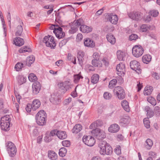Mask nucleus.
Returning <instances> with one entry per match:
<instances>
[{"instance_id": "nucleus-1", "label": "nucleus", "mask_w": 160, "mask_h": 160, "mask_svg": "<svg viewBox=\"0 0 160 160\" xmlns=\"http://www.w3.org/2000/svg\"><path fill=\"white\" fill-rule=\"evenodd\" d=\"M47 114L45 112L42 110L39 111L36 115L37 123L39 126H43L46 123Z\"/></svg>"}, {"instance_id": "nucleus-2", "label": "nucleus", "mask_w": 160, "mask_h": 160, "mask_svg": "<svg viewBox=\"0 0 160 160\" xmlns=\"http://www.w3.org/2000/svg\"><path fill=\"white\" fill-rule=\"evenodd\" d=\"M11 118L9 115H6L2 117L0 122L1 129L5 131H8L10 130L9 128L11 125Z\"/></svg>"}, {"instance_id": "nucleus-3", "label": "nucleus", "mask_w": 160, "mask_h": 160, "mask_svg": "<svg viewBox=\"0 0 160 160\" xmlns=\"http://www.w3.org/2000/svg\"><path fill=\"white\" fill-rule=\"evenodd\" d=\"M7 150L11 157H14L17 152V148L14 144L11 142L8 141L5 143Z\"/></svg>"}, {"instance_id": "nucleus-4", "label": "nucleus", "mask_w": 160, "mask_h": 160, "mask_svg": "<svg viewBox=\"0 0 160 160\" xmlns=\"http://www.w3.org/2000/svg\"><path fill=\"white\" fill-rule=\"evenodd\" d=\"M118 72L117 74L119 76L118 78H119L121 82H123V79L122 76H124L125 74V67L124 64L120 63L117 65L116 67Z\"/></svg>"}, {"instance_id": "nucleus-5", "label": "nucleus", "mask_w": 160, "mask_h": 160, "mask_svg": "<svg viewBox=\"0 0 160 160\" xmlns=\"http://www.w3.org/2000/svg\"><path fill=\"white\" fill-rule=\"evenodd\" d=\"M58 86L59 89V91H61V94H63L71 88L70 82L67 81L58 83Z\"/></svg>"}, {"instance_id": "nucleus-6", "label": "nucleus", "mask_w": 160, "mask_h": 160, "mask_svg": "<svg viewBox=\"0 0 160 160\" xmlns=\"http://www.w3.org/2000/svg\"><path fill=\"white\" fill-rule=\"evenodd\" d=\"M113 91L115 94L119 99H123L125 96V93L123 88L121 86H118L114 89Z\"/></svg>"}, {"instance_id": "nucleus-7", "label": "nucleus", "mask_w": 160, "mask_h": 160, "mask_svg": "<svg viewBox=\"0 0 160 160\" xmlns=\"http://www.w3.org/2000/svg\"><path fill=\"white\" fill-rule=\"evenodd\" d=\"M92 133L99 140H102L106 136L105 132L98 128L93 130Z\"/></svg>"}, {"instance_id": "nucleus-8", "label": "nucleus", "mask_w": 160, "mask_h": 160, "mask_svg": "<svg viewBox=\"0 0 160 160\" xmlns=\"http://www.w3.org/2000/svg\"><path fill=\"white\" fill-rule=\"evenodd\" d=\"M130 66L131 68L135 71L138 73H140L142 70L140 63L136 60H133L130 62Z\"/></svg>"}, {"instance_id": "nucleus-9", "label": "nucleus", "mask_w": 160, "mask_h": 160, "mask_svg": "<svg viewBox=\"0 0 160 160\" xmlns=\"http://www.w3.org/2000/svg\"><path fill=\"white\" fill-rule=\"evenodd\" d=\"M83 142L86 145L89 146H92L95 143V140L91 136H84L82 138Z\"/></svg>"}, {"instance_id": "nucleus-10", "label": "nucleus", "mask_w": 160, "mask_h": 160, "mask_svg": "<svg viewBox=\"0 0 160 160\" xmlns=\"http://www.w3.org/2000/svg\"><path fill=\"white\" fill-rule=\"evenodd\" d=\"M56 26L58 27L54 28L53 32L58 38H62L65 35V33L63 32L62 29L61 27H59L58 25Z\"/></svg>"}, {"instance_id": "nucleus-11", "label": "nucleus", "mask_w": 160, "mask_h": 160, "mask_svg": "<svg viewBox=\"0 0 160 160\" xmlns=\"http://www.w3.org/2000/svg\"><path fill=\"white\" fill-rule=\"evenodd\" d=\"M128 16L131 18L136 21L141 20L142 17L141 12H131L128 14Z\"/></svg>"}, {"instance_id": "nucleus-12", "label": "nucleus", "mask_w": 160, "mask_h": 160, "mask_svg": "<svg viewBox=\"0 0 160 160\" xmlns=\"http://www.w3.org/2000/svg\"><path fill=\"white\" fill-rule=\"evenodd\" d=\"M41 85L38 81L34 82L32 85V92L34 94H37L40 91Z\"/></svg>"}, {"instance_id": "nucleus-13", "label": "nucleus", "mask_w": 160, "mask_h": 160, "mask_svg": "<svg viewBox=\"0 0 160 160\" xmlns=\"http://www.w3.org/2000/svg\"><path fill=\"white\" fill-rule=\"evenodd\" d=\"M84 44L85 46L93 48L95 46V43L91 38H87L84 40Z\"/></svg>"}, {"instance_id": "nucleus-14", "label": "nucleus", "mask_w": 160, "mask_h": 160, "mask_svg": "<svg viewBox=\"0 0 160 160\" xmlns=\"http://www.w3.org/2000/svg\"><path fill=\"white\" fill-rule=\"evenodd\" d=\"M118 18L116 15L110 14L108 16L107 20L113 24H116L118 22Z\"/></svg>"}, {"instance_id": "nucleus-15", "label": "nucleus", "mask_w": 160, "mask_h": 160, "mask_svg": "<svg viewBox=\"0 0 160 160\" xmlns=\"http://www.w3.org/2000/svg\"><path fill=\"white\" fill-rule=\"evenodd\" d=\"M120 129V127L116 123L111 125L108 128V131L111 133H116L118 132Z\"/></svg>"}, {"instance_id": "nucleus-16", "label": "nucleus", "mask_w": 160, "mask_h": 160, "mask_svg": "<svg viewBox=\"0 0 160 160\" xmlns=\"http://www.w3.org/2000/svg\"><path fill=\"white\" fill-rule=\"evenodd\" d=\"M127 54L126 51H117V58L119 61H124Z\"/></svg>"}, {"instance_id": "nucleus-17", "label": "nucleus", "mask_w": 160, "mask_h": 160, "mask_svg": "<svg viewBox=\"0 0 160 160\" xmlns=\"http://www.w3.org/2000/svg\"><path fill=\"white\" fill-rule=\"evenodd\" d=\"M50 100L51 102L54 104H58L61 102V99L57 95L55 94L51 95Z\"/></svg>"}, {"instance_id": "nucleus-18", "label": "nucleus", "mask_w": 160, "mask_h": 160, "mask_svg": "<svg viewBox=\"0 0 160 160\" xmlns=\"http://www.w3.org/2000/svg\"><path fill=\"white\" fill-rule=\"evenodd\" d=\"M31 105L32 107V110L33 111H36L40 107L41 102L38 99H34Z\"/></svg>"}, {"instance_id": "nucleus-19", "label": "nucleus", "mask_w": 160, "mask_h": 160, "mask_svg": "<svg viewBox=\"0 0 160 160\" xmlns=\"http://www.w3.org/2000/svg\"><path fill=\"white\" fill-rule=\"evenodd\" d=\"M13 43L16 46L20 47L24 44V42L23 39L20 37H16L13 40Z\"/></svg>"}, {"instance_id": "nucleus-20", "label": "nucleus", "mask_w": 160, "mask_h": 160, "mask_svg": "<svg viewBox=\"0 0 160 160\" xmlns=\"http://www.w3.org/2000/svg\"><path fill=\"white\" fill-rule=\"evenodd\" d=\"M79 30L83 33H88L92 31V28L84 24L80 27Z\"/></svg>"}, {"instance_id": "nucleus-21", "label": "nucleus", "mask_w": 160, "mask_h": 160, "mask_svg": "<svg viewBox=\"0 0 160 160\" xmlns=\"http://www.w3.org/2000/svg\"><path fill=\"white\" fill-rule=\"evenodd\" d=\"M130 121V117L128 116H125L121 119L119 121L120 125L123 126L129 123Z\"/></svg>"}, {"instance_id": "nucleus-22", "label": "nucleus", "mask_w": 160, "mask_h": 160, "mask_svg": "<svg viewBox=\"0 0 160 160\" xmlns=\"http://www.w3.org/2000/svg\"><path fill=\"white\" fill-rule=\"evenodd\" d=\"M109 144L106 141H101L99 142L98 146L100 149L99 151L100 154L101 153H103L104 152H103L104 148Z\"/></svg>"}, {"instance_id": "nucleus-23", "label": "nucleus", "mask_w": 160, "mask_h": 160, "mask_svg": "<svg viewBox=\"0 0 160 160\" xmlns=\"http://www.w3.org/2000/svg\"><path fill=\"white\" fill-rule=\"evenodd\" d=\"M106 38L108 41L112 44H114L116 42V39L114 35L112 33H108L107 35Z\"/></svg>"}, {"instance_id": "nucleus-24", "label": "nucleus", "mask_w": 160, "mask_h": 160, "mask_svg": "<svg viewBox=\"0 0 160 160\" xmlns=\"http://www.w3.org/2000/svg\"><path fill=\"white\" fill-rule=\"evenodd\" d=\"M35 58L33 56L28 57L26 60V65L30 67L35 61Z\"/></svg>"}, {"instance_id": "nucleus-25", "label": "nucleus", "mask_w": 160, "mask_h": 160, "mask_svg": "<svg viewBox=\"0 0 160 160\" xmlns=\"http://www.w3.org/2000/svg\"><path fill=\"white\" fill-rule=\"evenodd\" d=\"M48 158L52 160H56L57 158V154L52 151H48Z\"/></svg>"}, {"instance_id": "nucleus-26", "label": "nucleus", "mask_w": 160, "mask_h": 160, "mask_svg": "<svg viewBox=\"0 0 160 160\" xmlns=\"http://www.w3.org/2000/svg\"><path fill=\"white\" fill-rule=\"evenodd\" d=\"M57 136L59 138L61 139H65L67 137L66 132L59 130H58Z\"/></svg>"}, {"instance_id": "nucleus-27", "label": "nucleus", "mask_w": 160, "mask_h": 160, "mask_svg": "<svg viewBox=\"0 0 160 160\" xmlns=\"http://www.w3.org/2000/svg\"><path fill=\"white\" fill-rule=\"evenodd\" d=\"M82 129V126L80 124L76 125L72 130L73 133L77 134Z\"/></svg>"}, {"instance_id": "nucleus-28", "label": "nucleus", "mask_w": 160, "mask_h": 160, "mask_svg": "<svg viewBox=\"0 0 160 160\" xmlns=\"http://www.w3.org/2000/svg\"><path fill=\"white\" fill-rule=\"evenodd\" d=\"M107 151L105 152H104L102 153H101L100 154L102 155H109L112 154V147L110 146L109 144L106 146Z\"/></svg>"}, {"instance_id": "nucleus-29", "label": "nucleus", "mask_w": 160, "mask_h": 160, "mask_svg": "<svg viewBox=\"0 0 160 160\" xmlns=\"http://www.w3.org/2000/svg\"><path fill=\"white\" fill-rule=\"evenodd\" d=\"M152 57L149 55L146 54L143 56L142 58V60L144 63L148 64L151 61Z\"/></svg>"}, {"instance_id": "nucleus-30", "label": "nucleus", "mask_w": 160, "mask_h": 160, "mask_svg": "<svg viewBox=\"0 0 160 160\" xmlns=\"http://www.w3.org/2000/svg\"><path fill=\"white\" fill-rule=\"evenodd\" d=\"M73 24H74V26L78 27L79 26H81L84 24V22L82 18H80L77 20L74 21L73 22Z\"/></svg>"}, {"instance_id": "nucleus-31", "label": "nucleus", "mask_w": 160, "mask_h": 160, "mask_svg": "<svg viewBox=\"0 0 160 160\" xmlns=\"http://www.w3.org/2000/svg\"><path fill=\"white\" fill-rule=\"evenodd\" d=\"M146 148L148 150L150 149L153 145V143L152 140L149 138L147 139L145 144Z\"/></svg>"}, {"instance_id": "nucleus-32", "label": "nucleus", "mask_w": 160, "mask_h": 160, "mask_svg": "<svg viewBox=\"0 0 160 160\" xmlns=\"http://www.w3.org/2000/svg\"><path fill=\"white\" fill-rule=\"evenodd\" d=\"M17 79L18 84L21 85L26 82V78L23 76L19 75L18 76Z\"/></svg>"}, {"instance_id": "nucleus-33", "label": "nucleus", "mask_w": 160, "mask_h": 160, "mask_svg": "<svg viewBox=\"0 0 160 160\" xmlns=\"http://www.w3.org/2000/svg\"><path fill=\"white\" fill-rule=\"evenodd\" d=\"M50 37L51 35H48V36H45L43 40V42L45 43L47 47H49L50 48L51 46L50 45Z\"/></svg>"}, {"instance_id": "nucleus-34", "label": "nucleus", "mask_w": 160, "mask_h": 160, "mask_svg": "<svg viewBox=\"0 0 160 160\" xmlns=\"http://www.w3.org/2000/svg\"><path fill=\"white\" fill-rule=\"evenodd\" d=\"M121 105L123 108L126 112H129L130 110L128 102L126 100H124L122 102Z\"/></svg>"}, {"instance_id": "nucleus-35", "label": "nucleus", "mask_w": 160, "mask_h": 160, "mask_svg": "<svg viewBox=\"0 0 160 160\" xmlns=\"http://www.w3.org/2000/svg\"><path fill=\"white\" fill-rule=\"evenodd\" d=\"M99 75L97 74H94L91 78V82L93 84L97 83L99 79Z\"/></svg>"}, {"instance_id": "nucleus-36", "label": "nucleus", "mask_w": 160, "mask_h": 160, "mask_svg": "<svg viewBox=\"0 0 160 160\" xmlns=\"http://www.w3.org/2000/svg\"><path fill=\"white\" fill-rule=\"evenodd\" d=\"M81 73L80 72L78 74L74 75V81L75 83H77L80 79L83 78V77L81 75Z\"/></svg>"}, {"instance_id": "nucleus-37", "label": "nucleus", "mask_w": 160, "mask_h": 160, "mask_svg": "<svg viewBox=\"0 0 160 160\" xmlns=\"http://www.w3.org/2000/svg\"><path fill=\"white\" fill-rule=\"evenodd\" d=\"M99 60L93 59L92 61V64L94 67H102V64L99 62Z\"/></svg>"}, {"instance_id": "nucleus-38", "label": "nucleus", "mask_w": 160, "mask_h": 160, "mask_svg": "<svg viewBox=\"0 0 160 160\" xmlns=\"http://www.w3.org/2000/svg\"><path fill=\"white\" fill-rule=\"evenodd\" d=\"M17 30L16 31L15 35L17 36H21L23 31V28L21 25H19L17 28Z\"/></svg>"}, {"instance_id": "nucleus-39", "label": "nucleus", "mask_w": 160, "mask_h": 160, "mask_svg": "<svg viewBox=\"0 0 160 160\" xmlns=\"http://www.w3.org/2000/svg\"><path fill=\"white\" fill-rule=\"evenodd\" d=\"M28 78L29 80L31 82H36L37 80V78L34 73H30L28 76Z\"/></svg>"}, {"instance_id": "nucleus-40", "label": "nucleus", "mask_w": 160, "mask_h": 160, "mask_svg": "<svg viewBox=\"0 0 160 160\" xmlns=\"http://www.w3.org/2000/svg\"><path fill=\"white\" fill-rule=\"evenodd\" d=\"M143 51H132V53L134 57L138 58L142 54Z\"/></svg>"}, {"instance_id": "nucleus-41", "label": "nucleus", "mask_w": 160, "mask_h": 160, "mask_svg": "<svg viewBox=\"0 0 160 160\" xmlns=\"http://www.w3.org/2000/svg\"><path fill=\"white\" fill-rule=\"evenodd\" d=\"M145 90L144 91V94L145 95H150L152 92L153 89V88L151 86L147 87L145 88Z\"/></svg>"}, {"instance_id": "nucleus-42", "label": "nucleus", "mask_w": 160, "mask_h": 160, "mask_svg": "<svg viewBox=\"0 0 160 160\" xmlns=\"http://www.w3.org/2000/svg\"><path fill=\"white\" fill-rule=\"evenodd\" d=\"M67 152V150L65 148H61L59 150V154L61 157H64Z\"/></svg>"}, {"instance_id": "nucleus-43", "label": "nucleus", "mask_w": 160, "mask_h": 160, "mask_svg": "<svg viewBox=\"0 0 160 160\" xmlns=\"http://www.w3.org/2000/svg\"><path fill=\"white\" fill-rule=\"evenodd\" d=\"M25 65L20 62L18 63L15 66V69L17 71H18L21 70L22 68L25 67Z\"/></svg>"}, {"instance_id": "nucleus-44", "label": "nucleus", "mask_w": 160, "mask_h": 160, "mask_svg": "<svg viewBox=\"0 0 160 160\" xmlns=\"http://www.w3.org/2000/svg\"><path fill=\"white\" fill-rule=\"evenodd\" d=\"M78 30V27L77 26H74V24L73 23L71 25V29L69 30L71 34H73Z\"/></svg>"}, {"instance_id": "nucleus-45", "label": "nucleus", "mask_w": 160, "mask_h": 160, "mask_svg": "<svg viewBox=\"0 0 160 160\" xmlns=\"http://www.w3.org/2000/svg\"><path fill=\"white\" fill-rule=\"evenodd\" d=\"M50 39V45L51 46L50 49H54L55 47L56 46V43L54 41V38L53 36H51Z\"/></svg>"}, {"instance_id": "nucleus-46", "label": "nucleus", "mask_w": 160, "mask_h": 160, "mask_svg": "<svg viewBox=\"0 0 160 160\" xmlns=\"http://www.w3.org/2000/svg\"><path fill=\"white\" fill-rule=\"evenodd\" d=\"M148 101L150 102L152 105L155 106L156 104V100L152 97H148L147 98Z\"/></svg>"}, {"instance_id": "nucleus-47", "label": "nucleus", "mask_w": 160, "mask_h": 160, "mask_svg": "<svg viewBox=\"0 0 160 160\" xmlns=\"http://www.w3.org/2000/svg\"><path fill=\"white\" fill-rule=\"evenodd\" d=\"M117 82V81L116 79H113L111 80L109 82L108 87L109 88H111L114 87L116 85Z\"/></svg>"}, {"instance_id": "nucleus-48", "label": "nucleus", "mask_w": 160, "mask_h": 160, "mask_svg": "<svg viewBox=\"0 0 160 160\" xmlns=\"http://www.w3.org/2000/svg\"><path fill=\"white\" fill-rule=\"evenodd\" d=\"M143 123L145 127L147 128H150V122L148 120V118H145L143 120Z\"/></svg>"}, {"instance_id": "nucleus-49", "label": "nucleus", "mask_w": 160, "mask_h": 160, "mask_svg": "<svg viewBox=\"0 0 160 160\" xmlns=\"http://www.w3.org/2000/svg\"><path fill=\"white\" fill-rule=\"evenodd\" d=\"M52 140V138L51 135L48 133H46L45 136L44 138V140L46 142H50Z\"/></svg>"}, {"instance_id": "nucleus-50", "label": "nucleus", "mask_w": 160, "mask_h": 160, "mask_svg": "<svg viewBox=\"0 0 160 160\" xmlns=\"http://www.w3.org/2000/svg\"><path fill=\"white\" fill-rule=\"evenodd\" d=\"M148 27L146 24H143L141 27V30L142 32H147V33L148 32Z\"/></svg>"}, {"instance_id": "nucleus-51", "label": "nucleus", "mask_w": 160, "mask_h": 160, "mask_svg": "<svg viewBox=\"0 0 160 160\" xmlns=\"http://www.w3.org/2000/svg\"><path fill=\"white\" fill-rule=\"evenodd\" d=\"M103 97L105 99L109 100L111 98L112 95V94L108 92H105L103 94Z\"/></svg>"}, {"instance_id": "nucleus-52", "label": "nucleus", "mask_w": 160, "mask_h": 160, "mask_svg": "<svg viewBox=\"0 0 160 160\" xmlns=\"http://www.w3.org/2000/svg\"><path fill=\"white\" fill-rule=\"evenodd\" d=\"M150 13L152 16L155 17L158 15L159 13L158 10H152L150 11Z\"/></svg>"}, {"instance_id": "nucleus-53", "label": "nucleus", "mask_w": 160, "mask_h": 160, "mask_svg": "<svg viewBox=\"0 0 160 160\" xmlns=\"http://www.w3.org/2000/svg\"><path fill=\"white\" fill-rule=\"evenodd\" d=\"M102 61L104 65L106 67H108L109 65V61L108 59L106 57H104L102 60Z\"/></svg>"}, {"instance_id": "nucleus-54", "label": "nucleus", "mask_w": 160, "mask_h": 160, "mask_svg": "<svg viewBox=\"0 0 160 160\" xmlns=\"http://www.w3.org/2000/svg\"><path fill=\"white\" fill-rule=\"evenodd\" d=\"M121 148L120 146H118L116 147L114 150L115 153L118 155H119L121 154Z\"/></svg>"}, {"instance_id": "nucleus-55", "label": "nucleus", "mask_w": 160, "mask_h": 160, "mask_svg": "<svg viewBox=\"0 0 160 160\" xmlns=\"http://www.w3.org/2000/svg\"><path fill=\"white\" fill-rule=\"evenodd\" d=\"M62 145L66 147H69L70 145V142L68 140H64L62 142Z\"/></svg>"}, {"instance_id": "nucleus-56", "label": "nucleus", "mask_w": 160, "mask_h": 160, "mask_svg": "<svg viewBox=\"0 0 160 160\" xmlns=\"http://www.w3.org/2000/svg\"><path fill=\"white\" fill-rule=\"evenodd\" d=\"M69 39L68 38H67L62 40L59 43V46H60L62 47L65 45L67 42L68 41Z\"/></svg>"}, {"instance_id": "nucleus-57", "label": "nucleus", "mask_w": 160, "mask_h": 160, "mask_svg": "<svg viewBox=\"0 0 160 160\" xmlns=\"http://www.w3.org/2000/svg\"><path fill=\"white\" fill-rule=\"evenodd\" d=\"M130 41L136 40L138 38V36L135 34H132L129 36Z\"/></svg>"}, {"instance_id": "nucleus-58", "label": "nucleus", "mask_w": 160, "mask_h": 160, "mask_svg": "<svg viewBox=\"0 0 160 160\" xmlns=\"http://www.w3.org/2000/svg\"><path fill=\"white\" fill-rule=\"evenodd\" d=\"M58 131V130L57 129L53 130L50 132L49 134L51 135V136L52 137L54 136L55 135L57 136Z\"/></svg>"}, {"instance_id": "nucleus-59", "label": "nucleus", "mask_w": 160, "mask_h": 160, "mask_svg": "<svg viewBox=\"0 0 160 160\" xmlns=\"http://www.w3.org/2000/svg\"><path fill=\"white\" fill-rule=\"evenodd\" d=\"M26 111L27 112H29L32 110V107L31 104L28 103L25 108Z\"/></svg>"}, {"instance_id": "nucleus-60", "label": "nucleus", "mask_w": 160, "mask_h": 160, "mask_svg": "<svg viewBox=\"0 0 160 160\" xmlns=\"http://www.w3.org/2000/svg\"><path fill=\"white\" fill-rule=\"evenodd\" d=\"M154 111L157 115H160V107L158 106H155L154 109Z\"/></svg>"}, {"instance_id": "nucleus-61", "label": "nucleus", "mask_w": 160, "mask_h": 160, "mask_svg": "<svg viewBox=\"0 0 160 160\" xmlns=\"http://www.w3.org/2000/svg\"><path fill=\"white\" fill-rule=\"evenodd\" d=\"M138 49H140V50H144L142 46L139 45L134 46L132 48V50H138Z\"/></svg>"}, {"instance_id": "nucleus-62", "label": "nucleus", "mask_w": 160, "mask_h": 160, "mask_svg": "<svg viewBox=\"0 0 160 160\" xmlns=\"http://www.w3.org/2000/svg\"><path fill=\"white\" fill-rule=\"evenodd\" d=\"M85 55V52L82 51H79L78 52L77 57L83 58Z\"/></svg>"}, {"instance_id": "nucleus-63", "label": "nucleus", "mask_w": 160, "mask_h": 160, "mask_svg": "<svg viewBox=\"0 0 160 160\" xmlns=\"http://www.w3.org/2000/svg\"><path fill=\"white\" fill-rule=\"evenodd\" d=\"M154 115V112L152 110L150 111L147 112V116L148 118H151Z\"/></svg>"}, {"instance_id": "nucleus-64", "label": "nucleus", "mask_w": 160, "mask_h": 160, "mask_svg": "<svg viewBox=\"0 0 160 160\" xmlns=\"http://www.w3.org/2000/svg\"><path fill=\"white\" fill-rule=\"evenodd\" d=\"M117 140L118 141H122L124 138V136L121 134H118L117 136Z\"/></svg>"}]
</instances>
